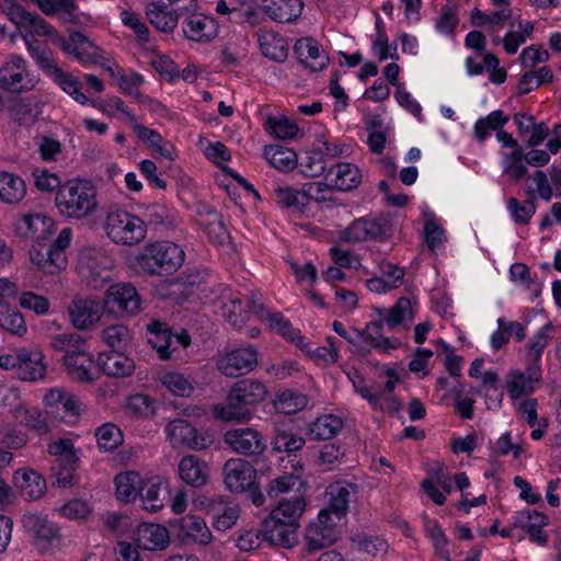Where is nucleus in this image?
I'll use <instances>...</instances> for the list:
<instances>
[{"label": "nucleus", "instance_id": "obj_1", "mask_svg": "<svg viewBox=\"0 0 561 561\" xmlns=\"http://www.w3.org/2000/svg\"><path fill=\"white\" fill-rule=\"evenodd\" d=\"M291 462L294 472H288V465L283 467V548H293L299 541L300 518L306 510L307 483L297 474V462Z\"/></svg>", "mask_w": 561, "mask_h": 561}, {"label": "nucleus", "instance_id": "obj_2", "mask_svg": "<svg viewBox=\"0 0 561 561\" xmlns=\"http://www.w3.org/2000/svg\"><path fill=\"white\" fill-rule=\"evenodd\" d=\"M55 204L62 216L85 219L98 208L96 190L88 180H69L57 191Z\"/></svg>", "mask_w": 561, "mask_h": 561}, {"label": "nucleus", "instance_id": "obj_3", "mask_svg": "<svg viewBox=\"0 0 561 561\" xmlns=\"http://www.w3.org/2000/svg\"><path fill=\"white\" fill-rule=\"evenodd\" d=\"M104 231L113 243L135 247L146 239V222L135 214L115 208L105 216Z\"/></svg>", "mask_w": 561, "mask_h": 561}, {"label": "nucleus", "instance_id": "obj_4", "mask_svg": "<svg viewBox=\"0 0 561 561\" xmlns=\"http://www.w3.org/2000/svg\"><path fill=\"white\" fill-rule=\"evenodd\" d=\"M222 316L237 330H241L252 318H256L272 331L280 332V318L249 298H231L224 304Z\"/></svg>", "mask_w": 561, "mask_h": 561}, {"label": "nucleus", "instance_id": "obj_5", "mask_svg": "<svg viewBox=\"0 0 561 561\" xmlns=\"http://www.w3.org/2000/svg\"><path fill=\"white\" fill-rule=\"evenodd\" d=\"M185 259L183 249L171 241H160L147 245L140 257V265L150 274H172Z\"/></svg>", "mask_w": 561, "mask_h": 561}, {"label": "nucleus", "instance_id": "obj_6", "mask_svg": "<svg viewBox=\"0 0 561 561\" xmlns=\"http://www.w3.org/2000/svg\"><path fill=\"white\" fill-rule=\"evenodd\" d=\"M112 266V260L102 249L85 248L79 254V274L89 286L95 289L111 280Z\"/></svg>", "mask_w": 561, "mask_h": 561}, {"label": "nucleus", "instance_id": "obj_7", "mask_svg": "<svg viewBox=\"0 0 561 561\" xmlns=\"http://www.w3.org/2000/svg\"><path fill=\"white\" fill-rule=\"evenodd\" d=\"M43 402L49 415L69 425L76 424L83 411L79 397L59 387L48 389Z\"/></svg>", "mask_w": 561, "mask_h": 561}, {"label": "nucleus", "instance_id": "obj_8", "mask_svg": "<svg viewBox=\"0 0 561 561\" xmlns=\"http://www.w3.org/2000/svg\"><path fill=\"white\" fill-rule=\"evenodd\" d=\"M391 224L382 216L355 219L340 233V239L348 243L383 241L390 237Z\"/></svg>", "mask_w": 561, "mask_h": 561}, {"label": "nucleus", "instance_id": "obj_9", "mask_svg": "<svg viewBox=\"0 0 561 561\" xmlns=\"http://www.w3.org/2000/svg\"><path fill=\"white\" fill-rule=\"evenodd\" d=\"M37 65L50 77L67 94L81 105L88 103V96L82 92L81 82L71 73L60 69L54 60L51 50L46 47L34 57Z\"/></svg>", "mask_w": 561, "mask_h": 561}, {"label": "nucleus", "instance_id": "obj_10", "mask_svg": "<svg viewBox=\"0 0 561 561\" xmlns=\"http://www.w3.org/2000/svg\"><path fill=\"white\" fill-rule=\"evenodd\" d=\"M165 434L168 442L173 448L186 447L202 450L210 447L214 443L213 434L198 432L182 419L170 421L165 426Z\"/></svg>", "mask_w": 561, "mask_h": 561}, {"label": "nucleus", "instance_id": "obj_11", "mask_svg": "<svg viewBox=\"0 0 561 561\" xmlns=\"http://www.w3.org/2000/svg\"><path fill=\"white\" fill-rule=\"evenodd\" d=\"M341 530L330 510H321L318 520L312 523L306 533L308 552L320 551L339 540Z\"/></svg>", "mask_w": 561, "mask_h": 561}, {"label": "nucleus", "instance_id": "obj_12", "mask_svg": "<svg viewBox=\"0 0 561 561\" xmlns=\"http://www.w3.org/2000/svg\"><path fill=\"white\" fill-rule=\"evenodd\" d=\"M148 343L157 351L160 359L167 360L172 357L180 346L187 347L191 337L186 332L173 334L162 322L152 321L147 325Z\"/></svg>", "mask_w": 561, "mask_h": 561}, {"label": "nucleus", "instance_id": "obj_13", "mask_svg": "<svg viewBox=\"0 0 561 561\" xmlns=\"http://www.w3.org/2000/svg\"><path fill=\"white\" fill-rule=\"evenodd\" d=\"M104 306L111 312L134 316L141 309V299L135 286L128 283L111 285L104 295Z\"/></svg>", "mask_w": 561, "mask_h": 561}, {"label": "nucleus", "instance_id": "obj_14", "mask_svg": "<svg viewBox=\"0 0 561 561\" xmlns=\"http://www.w3.org/2000/svg\"><path fill=\"white\" fill-rule=\"evenodd\" d=\"M257 353L251 347H238L220 354L216 360L218 370L227 377H239L254 369Z\"/></svg>", "mask_w": 561, "mask_h": 561}, {"label": "nucleus", "instance_id": "obj_15", "mask_svg": "<svg viewBox=\"0 0 561 561\" xmlns=\"http://www.w3.org/2000/svg\"><path fill=\"white\" fill-rule=\"evenodd\" d=\"M36 79L27 70L26 61L12 56L0 68V85L10 92H22L32 90Z\"/></svg>", "mask_w": 561, "mask_h": 561}, {"label": "nucleus", "instance_id": "obj_16", "mask_svg": "<svg viewBox=\"0 0 561 561\" xmlns=\"http://www.w3.org/2000/svg\"><path fill=\"white\" fill-rule=\"evenodd\" d=\"M70 323L77 330L92 328L102 317L103 306L99 298L93 296L75 297L67 308Z\"/></svg>", "mask_w": 561, "mask_h": 561}, {"label": "nucleus", "instance_id": "obj_17", "mask_svg": "<svg viewBox=\"0 0 561 561\" xmlns=\"http://www.w3.org/2000/svg\"><path fill=\"white\" fill-rule=\"evenodd\" d=\"M224 439L233 451L240 455H260L266 448L262 434L250 427L230 430L225 433Z\"/></svg>", "mask_w": 561, "mask_h": 561}, {"label": "nucleus", "instance_id": "obj_18", "mask_svg": "<svg viewBox=\"0 0 561 561\" xmlns=\"http://www.w3.org/2000/svg\"><path fill=\"white\" fill-rule=\"evenodd\" d=\"M186 13L187 16L182 24L186 38L198 43H209L217 37L219 24L215 18L195 11Z\"/></svg>", "mask_w": 561, "mask_h": 561}, {"label": "nucleus", "instance_id": "obj_19", "mask_svg": "<svg viewBox=\"0 0 561 561\" xmlns=\"http://www.w3.org/2000/svg\"><path fill=\"white\" fill-rule=\"evenodd\" d=\"M54 229V220L44 213H27L14 221L18 236L36 241L45 240Z\"/></svg>", "mask_w": 561, "mask_h": 561}, {"label": "nucleus", "instance_id": "obj_20", "mask_svg": "<svg viewBox=\"0 0 561 561\" xmlns=\"http://www.w3.org/2000/svg\"><path fill=\"white\" fill-rule=\"evenodd\" d=\"M22 525L41 550L48 549L49 545L59 537L58 527L43 515H24L22 517Z\"/></svg>", "mask_w": 561, "mask_h": 561}, {"label": "nucleus", "instance_id": "obj_21", "mask_svg": "<svg viewBox=\"0 0 561 561\" xmlns=\"http://www.w3.org/2000/svg\"><path fill=\"white\" fill-rule=\"evenodd\" d=\"M225 484L234 493L243 492L253 483L256 476L255 468L248 461L236 458L229 459L224 467Z\"/></svg>", "mask_w": 561, "mask_h": 561}, {"label": "nucleus", "instance_id": "obj_22", "mask_svg": "<svg viewBox=\"0 0 561 561\" xmlns=\"http://www.w3.org/2000/svg\"><path fill=\"white\" fill-rule=\"evenodd\" d=\"M325 185L340 191H351L358 186L362 180L359 169L348 162L336 163L324 174Z\"/></svg>", "mask_w": 561, "mask_h": 561}, {"label": "nucleus", "instance_id": "obj_23", "mask_svg": "<svg viewBox=\"0 0 561 561\" xmlns=\"http://www.w3.org/2000/svg\"><path fill=\"white\" fill-rule=\"evenodd\" d=\"M30 259L38 270L48 275H55L67 267L66 253L54 252L48 245L39 242L30 250Z\"/></svg>", "mask_w": 561, "mask_h": 561}, {"label": "nucleus", "instance_id": "obj_24", "mask_svg": "<svg viewBox=\"0 0 561 561\" xmlns=\"http://www.w3.org/2000/svg\"><path fill=\"white\" fill-rule=\"evenodd\" d=\"M294 53L298 60L312 71H321L328 67L330 58L320 48L317 41L311 37H302L295 43Z\"/></svg>", "mask_w": 561, "mask_h": 561}, {"label": "nucleus", "instance_id": "obj_25", "mask_svg": "<svg viewBox=\"0 0 561 561\" xmlns=\"http://www.w3.org/2000/svg\"><path fill=\"white\" fill-rule=\"evenodd\" d=\"M541 368L537 364H527L526 373L514 370L508 374L506 388L512 399H518L534 391V383L539 382Z\"/></svg>", "mask_w": 561, "mask_h": 561}, {"label": "nucleus", "instance_id": "obj_26", "mask_svg": "<svg viewBox=\"0 0 561 561\" xmlns=\"http://www.w3.org/2000/svg\"><path fill=\"white\" fill-rule=\"evenodd\" d=\"M14 484L21 496L26 501L41 499L47 489L46 480L37 471L23 468L14 473Z\"/></svg>", "mask_w": 561, "mask_h": 561}, {"label": "nucleus", "instance_id": "obj_27", "mask_svg": "<svg viewBox=\"0 0 561 561\" xmlns=\"http://www.w3.org/2000/svg\"><path fill=\"white\" fill-rule=\"evenodd\" d=\"M135 539L145 550H163L170 543L168 529L159 524L145 523L137 527Z\"/></svg>", "mask_w": 561, "mask_h": 561}, {"label": "nucleus", "instance_id": "obj_28", "mask_svg": "<svg viewBox=\"0 0 561 561\" xmlns=\"http://www.w3.org/2000/svg\"><path fill=\"white\" fill-rule=\"evenodd\" d=\"M20 367L18 376L24 381H36L46 375V365L43 363V354L37 350L21 347L18 348Z\"/></svg>", "mask_w": 561, "mask_h": 561}, {"label": "nucleus", "instance_id": "obj_29", "mask_svg": "<svg viewBox=\"0 0 561 561\" xmlns=\"http://www.w3.org/2000/svg\"><path fill=\"white\" fill-rule=\"evenodd\" d=\"M180 536L199 546L211 543L214 536L206 522L195 515H186L176 522Z\"/></svg>", "mask_w": 561, "mask_h": 561}, {"label": "nucleus", "instance_id": "obj_30", "mask_svg": "<svg viewBox=\"0 0 561 561\" xmlns=\"http://www.w3.org/2000/svg\"><path fill=\"white\" fill-rule=\"evenodd\" d=\"M168 488L167 479L162 477H151L142 479L139 490V496L144 510L156 513L164 506L163 491Z\"/></svg>", "mask_w": 561, "mask_h": 561}, {"label": "nucleus", "instance_id": "obj_31", "mask_svg": "<svg viewBox=\"0 0 561 561\" xmlns=\"http://www.w3.org/2000/svg\"><path fill=\"white\" fill-rule=\"evenodd\" d=\"M179 476L184 483L194 488H201L208 481L209 468L197 456L188 455L179 462Z\"/></svg>", "mask_w": 561, "mask_h": 561}, {"label": "nucleus", "instance_id": "obj_32", "mask_svg": "<svg viewBox=\"0 0 561 561\" xmlns=\"http://www.w3.org/2000/svg\"><path fill=\"white\" fill-rule=\"evenodd\" d=\"M98 366L108 376H129L135 369V363L123 351H111L99 354Z\"/></svg>", "mask_w": 561, "mask_h": 561}, {"label": "nucleus", "instance_id": "obj_33", "mask_svg": "<svg viewBox=\"0 0 561 561\" xmlns=\"http://www.w3.org/2000/svg\"><path fill=\"white\" fill-rule=\"evenodd\" d=\"M62 364L67 373L80 382H92L96 379L94 358L88 350L76 357L64 359Z\"/></svg>", "mask_w": 561, "mask_h": 561}, {"label": "nucleus", "instance_id": "obj_34", "mask_svg": "<svg viewBox=\"0 0 561 561\" xmlns=\"http://www.w3.org/2000/svg\"><path fill=\"white\" fill-rule=\"evenodd\" d=\"M356 486L350 483H332L327 489L329 496V505L325 510H330L337 520H341L348 511L351 494L354 493Z\"/></svg>", "mask_w": 561, "mask_h": 561}, {"label": "nucleus", "instance_id": "obj_35", "mask_svg": "<svg viewBox=\"0 0 561 561\" xmlns=\"http://www.w3.org/2000/svg\"><path fill=\"white\" fill-rule=\"evenodd\" d=\"M230 390L231 399L240 400L247 407L261 402L267 394L265 385L254 379L239 380Z\"/></svg>", "mask_w": 561, "mask_h": 561}, {"label": "nucleus", "instance_id": "obj_36", "mask_svg": "<svg viewBox=\"0 0 561 561\" xmlns=\"http://www.w3.org/2000/svg\"><path fill=\"white\" fill-rule=\"evenodd\" d=\"M354 334L379 352H388L400 346V342L397 339L383 336L381 321L369 322L363 331L354 330Z\"/></svg>", "mask_w": 561, "mask_h": 561}, {"label": "nucleus", "instance_id": "obj_37", "mask_svg": "<svg viewBox=\"0 0 561 561\" xmlns=\"http://www.w3.org/2000/svg\"><path fill=\"white\" fill-rule=\"evenodd\" d=\"M159 381L174 396L190 397L196 389L197 381L181 371L168 370L159 375Z\"/></svg>", "mask_w": 561, "mask_h": 561}, {"label": "nucleus", "instance_id": "obj_38", "mask_svg": "<svg viewBox=\"0 0 561 561\" xmlns=\"http://www.w3.org/2000/svg\"><path fill=\"white\" fill-rule=\"evenodd\" d=\"M10 117L20 125H32L36 122L38 111L33 98L14 96L8 103Z\"/></svg>", "mask_w": 561, "mask_h": 561}, {"label": "nucleus", "instance_id": "obj_39", "mask_svg": "<svg viewBox=\"0 0 561 561\" xmlns=\"http://www.w3.org/2000/svg\"><path fill=\"white\" fill-rule=\"evenodd\" d=\"M136 136L147 146L153 148L162 158L173 160V147L154 129L146 127L138 118L130 124Z\"/></svg>", "mask_w": 561, "mask_h": 561}, {"label": "nucleus", "instance_id": "obj_40", "mask_svg": "<svg viewBox=\"0 0 561 561\" xmlns=\"http://www.w3.org/2000/svg\"><path fill=\"white\" fill-rule=\"evenodd\" d=\"M49 345L53 350L64 353L62 360L76 357L88 350L87 340L78 333H61L50 337Z\"/></svg>", "mask_w": 561, "mask_h": 561}, {"label": "nucleus", "instance_id": "obj_41", "mask_svg": "<svg viewBox=\"0 0 561 561\" xmlns=\"http://www.w3.org/2000/svg\"><path fill=\"white\" fill-rule=\"evenodd\" d=\"M151 25L163 33L173 32L179 23V13L161 3H150L146 11Z\"/></svg>", "mask_w": 561, "mask_h": 561}, {"label": "nucleus", "instance_id": "obj_42", "mask_svg": "<svg viewBox=\"0 0 561 561\" xmlns=\"http://www.w3.org/2000/svg\"><path fill=\"white\" fill-rule=\"evenodd\" d=\"M26 194V185L22 178L0 172V201L5 204H18Z\"/></svg>", "mask_w": 561, "mask_h": 561}, {"label": "nucleus", "instance_id": "obj_43", "mask_svg": "<svg viewBox=\"0 0 561 561\" xmlns=\"http://www.w3.org/2000/svg\"><path fill=\"white\" fill-rule=\"evenodd\" d=\"M142 483L141 476L136 471H127L115 477L116 496L122 502H130L139 495Z\"/></svg>", "mask_w": 561, "mask_h": 561}, {"label": "nucleus", "instance_id": "obj_44", "mask_svg": "<svg viewBox=\"0 0 561 561\" xmlns=\"http://www.w3.org/2000/svg\"><path fill=\"white\" fill-rule=\"evenodd\" d=\"M213 411L215 416L222 421L241 422L248 420L250 416V411L243 402L231 399V390L228 393L227 401L214 405Z\"/></svg>", "mask_w": 561, "mask_h": 561}, {"label": "nucleus", "instance_id": "obj_45", "mask_svg": "<svg viewBox=\"0 0 561 561\" xmlns=\"http://www.w3.org/2000/svg\"><path fill=\"white\" fill-rule=\"evenodd\" d=\"M14 419L21 425L36 431L38 434H45L48 432L46 417L36 407H30L22 403L19 410H16Z\"/></svg>", "mask_w": 561, "mask_h": 561}, {"label": "nucleus", "instance_id": "obj_46", "mask_svg": "<svg viewBox=\"0 0 561 561\" xmlns=\"http://www.w3.org/2000/svg\"><path fill=\"white\" fill-rule=\"evenodd\" d=\"M343 427L341 417L333 414L321 415L316 419L310 432L316 439L327 440L334 437Z\"/></svg>", "mask_w": 561, "mask_h": 561}, {"label": "nucleus", "instance_id": "obj_47", "mask_svg": "<svg viewBox=\"0 0 561 561\" xmlns=\"http://www.w3.org/2000/svg\"><path fill=\"white\" fill-rule=\"evenodd\" d=\"M102 340L113 351H124L130 346L133 333L124 324H112L103 330Z\"/></svg>", "mask_w": 561, "mask_h": 561}, {"label": "nucleus", "instance_id": "obj_48", "mask_svg": "<svg viewBox=\"0 0 561 561\" xmlns=\"http://www.w3.org/2000/svg\"><path fill=\"white\" fill-rule=\"evenodd\" d=\"M95 438L102 451H113L124 440L121 428L114 423H105L99 426L95 431Z\"/></svg>", "mask_w": 561, "mask_h": 561}, {"label": "nucleus", "instance_id": "obj_49", "mask_svg": "<svg viewBox=\"0 0 561 561\" xmlns=\"http://www.w3.org/2000/svg\"><path fill=\"white\" fill-rule=\"evenodd\" d=\"M508 122V116L502 110L491 112L486 117L480 118L474 124V136L482 142L491 130H500Z\"/></svg>", "mask_w": 561, "mask_h": 561}, {"label": "nucleus", "instance_id": "obj_50", "mask_svg": "<svg viewBox=\"0 0 561 561\" xmlns=\"http://www.w3.org/2000/svg\"><path fill=\"white\" fill-rule=\"evenodd\" d=\"M529 198L523 204L515 197H511L507 201L508 211L517 225H527L530 222L531 217L536 213V203L534 192L529 191Z\"/></svg>", "mask_w": 561, "mask_h": 561}, {"label": "nucleus", "instance_id": "obj_51", "mask_svg": "<svg viewBox=\"0 0 561 561\" xmlns=\"http://www.w3.org/2000/svg\"><path fill=\"white\" fill-rule=\"evenodd\" d=\"M259 533L270 546L276 547L280 542V502L275 504L270 516L263 520Z\"/></svg>", "mask_w": 561, "mask_h": 561}, {"label": "nucleus", "instance_id": "obj_52", "mask_svg": "<svg viewBox=\"0 0 561 561\" xmlns=\"http://www.w3.org/2000/svg\"><path fill=\"white\" fill-rule=\"evenodd\" d=\"M551 327L547 324L530 339L527 344L526 364L539 365L542 352L551 340Z\"/></svg>", "mask_w": 561, "mask_h": 561}, {"label": "nucleus", "instance_id": "obj_53", "mask_svg": "<svg viewBox=\"0 0 561 561\" xmlns=\"http://www.w3.org/2000/svg\"><path fill=\"white\" fill-rule=\"evenodd\" d=\"M47 451L69 467H73L79 459L78 450L69 438H58L50 442L47 446Z\"/></svg>", "mask_w": 561, "mask_h": 561}, {"label": "nucleus", "instance_id": "obj_54", "mask_svg": "<svg viewBox=\"0 0 561 561\" xmlns=\"http://www.w3.org/2000/svg\"><path fill=\"white\" fill-rule=\"evenodd\" d=\"M524 159L523 148L506 153L503 160V174L514 182L520 181L527 173V167L523 162Z\"/></svg>", "mask_w": 561, "mask_h": 561}, {"label": "nucleus", "instance_id": "obj_55", "mask_svg": "<svg viewBox=\"0 0 561 561\" xmlns=\"http://www.w3.org/2000/svg\"><path fill=\"white\" fill-rule=\"evenodd\" d=\"M351 541L358 551L366 552L375 556L377 553H383L388 549L387 542L375 535H366L364 533H356L351 536Z\"/></svg>", "mask_w": 561, "mask_h": 561}, {"label": "nucleus", "instance_id": "obj_56", "mask_svg": "<svg viewBox=\"0 0 561 561\" xmlns=\"http://www.w3.org/2000/svg\"><path fill=\"white\" fill-rule=\"evenodd\" d=\"M309 401V396L301 390L285 388L283 389V414H296L305 410Z\"/></svg>", "mask_w": 561, "mask_h": 561}, {"label": "nucleus", "instance_id": "obj_57", "mask_svg": "<svg viewBox=\"0 0 561 561\" xmlns=\"http://www.w3.org/2000/svg\"><path fill=\"white\" fill-rule=\"evenodd\" d=\"M140 217L148 226H168L172 224V211L164 205L152 204L147 206Z\"/></svg>", "mask_w": 561, "mask_h": 561}, {"label": "nucleus", "instance_id": "obj_58", "mask_svg": "<svg viewBox=\"0 0 561 561\" xmlns=\"http://www.w3.org/2000/svg\"><path fill=\"white\" fill-rule=\"evenodd\" d=\"M0 325L15 335H22L26 332L23 316L16 309L9 308V306L5 309H0Z\"/></svg>", "mask_w": 561, "mask_h": 561}, {"label": "nucleus", "instance_id": "obj_59", "mask_svg": "<svg viewBox=\"0 0 561 561\" xmlns=\"http://www.w3.org/2000/svg\"><path fill=\"white\" fill-rule=\"evenodd\" d=\"M21 404L20 392L16 388L0 385V416L11 414L14 417Z\"/></svg>", "mask_w": 561, "mask_h": 561}, {"label": "nucleus", "instance_id": "obj_60", "mask_svg": "<svg viewBox=\"0 0 561 561\" xmlns=\"http://www.w3.org/2000/svg\"><path fill=\"white\" fill-rule=\"evenodd\" d=\"M0 10L19 28L20 34L31 19V12H27L22 5L12 0H3L0 3Z\"/></svg>", "mask_w": 561, "mask_h": 561}, {"label": "nucleus", "instance_id": "obj_61", "mask_svg": "<svg viewBox=\"0 0 561 561\" xmlns=\"http://www.w3.org/2000/svg\"><path fill=\"white\" fill-rule=\"evenodd\" d=\"M427 533L438 561H451L448 550V539L442 527L437 523H434L428 526Z\"/></svg>", "mask_w": 561, "mask_h": 561}, {"label": "nucleus", "instance_id": "obj_62", "mask_svg": "<svg viewBox=\"0 0 561 561\" xmlns=\"http://www.w3.org/2000/svg\"><path fill=\"white\" fill-rule=\"evenodd\" d=\"M259 43L262 54L275 61L280 57V38L276 32L261 30Z\"/></svg>", "mask_w": 561, "mask_h": 561}, {"label": "nucleus", "instance_id": "obj_63", "mask_svg": "<svg viewBox=\"0 0 561 561\" xmlns=\"http://www.w3.org/2000/svg\"><path fill=\"white\" fill-rule=\"evenodd\" d=\"M19 302L23 309L33 311L37 316L46 314L50 307L46 297L33 291H23L19 297Z\"/></svg>", "mask_w": 561, "mask_h": 561}, {"label": "nucleus", "instance_id": "obj_64", "mask_svg": "<svg viewBox=\"0 0 561 561\" xmlns=\"http://www.w3.org/2000/svg\"><path fill=\"white\" fill-rule=\"evenodd\" d=\"M411 301L405 297H401L397 300L396 305L388 311L383 318V322L389 328H396L400 325L411 314Z\"/></svg>", "mask_w": 561, "mask_h": 561}]
</instances>
